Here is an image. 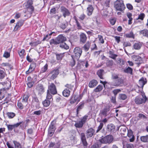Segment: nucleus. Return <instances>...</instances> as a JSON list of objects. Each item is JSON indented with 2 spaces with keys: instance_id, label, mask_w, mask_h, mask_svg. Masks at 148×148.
Wrapping results in <instances>:
<instances>
[{
  "instance_id": "nucleus-1",
  "label": "nucleus",
  "mask_w": 148,
  "mask_h": 148,
  "mask_svg": "<svg viewBox=\"0 0 148 148\" xmlns=\"http://www.w3.org/2000/svg\"><path fill=\"white\" fill-rule=\"evenodd\" d=\"M66 40V38L62 34H60L55 39H52L49 41L51 45H57L60 44Z\"/></svg>"
},
{
  "instance_id": "nucleus-2",
  "label": "nucleus",
  "mask_w": 148,
  "mask_h": 148,
  "mask_svg": "<svg viewBox=\"0 0 148 148\" xmlns=\"http://www.w3.org/2000/svg\"><path fill=\"white\" fill-rule=\"evenodd\" d=\"M114 7L116 10L122 11L125 8L122 0H116L114 3Z\"/></svg>"
},
{
  "instance_id": "nucleus-3",
  "label": "nucleus",
  "mask_w": 148,
  "mask_h": 148,
  "mask_svg": "<svg viewBox=\"0 0 148 148\" xmlns=\"http://www.w3.org/2000/svg\"><path fill=\"white\" fill-rule=\"evenodd\" d=\"M114 140L113 136L111 135H107L99 140V141L101 143L110 144L112 143Z\"/></svg>"
},
{
  "instance_id": "nucleus-4",
  "label": "nucleus",
  "mask_w": 148,
  "mask_h": 148,
  "mask_svg": "<svg viewBox=\"0 0 148 148\" xmlns=\"http://www.w3.org/2000/svg\"><path fill=\"white\" fill-rule=\"evenodd\" d=\"M148 100L147 98L145 95V94H142L141 96H138L135 98L134 101L136 103L138 104L145 103Z\"/></svg>"
},
{
  "instance_id": "nucleus-5",
  "label": "nucleus",
  "mask_w": 148,
  "mask_h": 148,
  "mask_svg": "<svg viewBox=\"0 0 148 148\" xmlns=\"http://www.w3.org/2000/svg\"><path fill=\"white\" fill-rule=\"evenodd\" d=\"M82 95L80 94L79 95H74L71 97L70 100V103L71 104H73L77 102V103L79 102L82 99Z\"/></svg>"
},
{
  "instance_id": "nucleus-6",
  "label": "nucleus",
  "mask_w": 148,
  "mask_h": 148,
  "mask_svg": "<svg viewBox=\"0 0 148 148\" xmlns=\"http://www.w3.org/2000/svg\"><path fill=\"white\" fill-rule=\"evenodd\" d=\"M47 92H50L53 95L56 94L57 92L56 89L54 84L51 83L48 86V89Z\"/></svg>"
},
{
  "instance_id": "nucleus-7",
  "label": "nucleus",
  "mask_w": 148,
  "mask_h": 148,
  "mask_svg": "<svg viewBox=\"0 0 148 148\" xmlns=\"http://www.w3.org/2000/svg\"><path fill=\"white\" fill-rule=\"evenodd\" d=\"M73 52L75 54V56L76 57V59H78L81 55L82 50L79 47H76L74 49Z\"/></svg>"
},
{
  "instance_id": "nucleus-8",
  "label": "nucleus",
  "mask_w": 148,
  "mask_h": 148,
  "mask_svg": "<svg viewBox=\"0 0 148 148\" xmlns=\"http://www.w3.org/2000/svg\"><path fill=\"white\" fill-rule=\"evenodd\" d=\"M26 8V10H25L24 13L26 14L24 16L25 17L26 15L27 17H30L34 10V8L33 6H31Z\"/></svg>"
},
{
  "instance_id": "nucleus-9",
  "label": "nucleus",
  "mask_w": 148,
  "mask_h": 148,
  "mask_svg": "<svg viewBox=\"0 0 148 148\" xmlns=\"http://www.w3.org/2000/svg\"><path fill=\"white\" fill-rule=\"evenodd\" d=\"M110 109L109 107H106L103 110L100 111L99 115L101 118L105 117L108 115V112L110 111Z\"/></svg>"
},
{
  "instance_id": "nucleus-10",
  "label": "nucleus",
  "mask_w": 148,
  "mask_h": 148,
  "mask_svg": "<svg viewBox=\"0 0 148 148\" xmlns=\"http://www.w3.org/2000/svg\"><path fill=\"white\" fill-rule=\"evenodd\" d=\"M13 142L14 144L15 148L12 147L8 142L6 143L8 148H22L19 142L15 140H13Z\"/></svg>"
},
{
  "instance_id": "nucleus-11",
  "label": "nucleus",
  "mask_w": 148,
  "mask_h": 148,
  "mask_svg": "<svg viewBox=\"0 0 148 148\" xmlns=\"http://www.w3.org/2000/svg\"><path fill=\"white\" fill-rule=\"evenodd\" d=\"M59 73V70L58 69H54L51 71L50 73L48 75H49L50 74H52L51 76L50 77L51 79L53 80L56 78L58 75Z\"/></svg>"
},
{
  "instance_id": "nucleus-12",
  "label": "nucleus",
  "mask_w": 148,
  "mask_h": 148,
  "mask_svg": "<svg viewBox=\"0 0 148 148\" xmlns=\"http://www.w3.org/2000/svg\"><path fill=\"white\" fill-rule=\"evenodd\" d=\"M61 12L62 13L63 16L65 18L67 16L70 15V13L66 8L64 6H62L60 8Z\"/></svg>"
},
{
  "instance_id": "nucleus-13",
  "label": "nucleus",
  "mask_w": 148,
  "mask_h": 148,
  "mask_svg": "<svg viewBox=\"0 0 148 148\" xmlns=\"http://www.w3.org/2000/svg\"><path fill=\"white\" fill-rule=\"evenodd\" d=\"M95 132L94 130L92 128L88 130L86 132V134L87 138L91 137L94 135Z\"/></svg>"
},
{
  "instance_id": "nucleus-14",
  "label": "nucleus",
  "mask_w": 148,
  "mask_h": 148,
  "mask_svg": "<svg viewBox=\"0 0 148 148\" xmlns=\"http://www.w3.org/2000/svg\"><path fill=\"white\" fill-rule=\"evenodd\" d=\"M24 23V21L23 20H20L19 21L16 23L14 30V31L17 30L20 27L23 25Z\"/></svg>"
},
{
  "instance_id": "nucleus-15",
  "label": "nucleus",
  "mask_w": 148,
  "mask_h": 148,
  "mask_svg": "<svg viewBox=\"0 0 148 148\" xmlns=\"http://www.w3.org/2000/svg\"><path fill=\"white\" fill-rule=\"evenodd\" d=\"M79 37L80 42L84 44L85 43L87 38L86 35L84 33H82L80 35Z\"/></svg>"
},
{
  "instance_id": "nucleus-16",
  "label": "nucleus",
  "mask_w": 148,
  "mask_h": 148,
  "mask_svg": "<svg viewBox=\"0 0 148 148\" xmlns=\"http://www.w3.org/2000/svg\"><path fill=\"white\" fill-rule=\"evenodd\" d=\"M36 90L39 93L41 94L44 92V88L42 85L38 84L36 87Z\"/></svg>"
},
{
  "instance_id": "nucleus-17",
  "label": "nucleus",
  "mask_w": 148,
  "mask_h": 148,
  "mask_svg": "<svg viewBox=\"0 0 148 148\" xmlns=\"http://www.w3.org/2000/svg\"><path fill=\"white\" fill-rule=\"evenodd\" d=\"M55 128L53 125L51 124L48 130V132L49 136H51L53 135L55 132Z\"/></svg>"
},
{
  "instance_id": "nucleus-18",
  "label": "nucleus",
  "mask_w": 148,
  "mask_h": 148,
  "mask_svg": "<svg viewBox=\"0 0 148 148\" xmlns=\"http://www.w3.org/2000/svg\"><path fill=\"white\" fill-rule=\"evenodd\" d=\"M127 136L130 138V142H132L134 141V136L133 135V132L131 130H128Z\"/></svg>"
},
{
  "instance_id": "nucleus-19",
  "label": "nucleus",
  "mask_w": 148,
  "mask_h": 148,
  "mask_svg": "<svg viewBox=\"0 0 148 148\" xmlns=\"http://www.w3.org/2000/svg\"><path fill=\"white\" fill-rule=\"evenodd\" d=\"M139 84L140 87L143 88L144 86L147 83V80L146 78H141L139 80Z\"/></svg>"
},
{
  "instance_id": "nucleus-20",
  "label": "nucleus",
  "mask_w": 148,
  "mask_h": 148,
  "mask_svg": "<svg viewBox=\"0 0 148 148\" xmlns=\"http://www.w3.org/2000/svg\"><path fill=\"white\" fill-rule=\"evenodd\" d=\"M6 93V90L3 88L0 89V100H1L5 97V95Z\"/></svg>"
},
{
  "instance_id": "nucleus-21",
  "label": "nucleus",
  "mask_w": 148,
  "mask_h": 148,
  "mask_svg": "<svg viewBox=\"0 0 148 148\" xmlns=\"http://www.w3.org/2000/svg\"><path fill=\"white\" fill-rule=\"evenodd\" d=\"M94 8L92 5H88L87 8V13L88 16L91 15L92 13Z\"/></svg>"
},
{
  "instance_id": "nucleus-22",
  "label": "nucleus",
  "mask_w": 148,
  "mask_h": 148,
  "mask_svg": "<svg viewBox=\"0 0 148 148\" xmlns=\"http://www.w3.org/2000/svg\"><path fill=\"white\" fill-rule=\"evenodd\" d=\"M98 82L97 80L93 79L89 83L88 86L90 88H93L97 84Z\"/></svg>"
},
{
  "instance_id": "nucleus-23",
  "label": "nucleus",
  "mask_w": 148,
  "mask_h": 148,
  "mask_svg": "<svg viewBox=\"0 0 148 148\" xmlns=\"http://www.w3.org/2000/svg\"><path fill=\"white\" fill-rule=\"evenodd\" d=\"M55 54L56 55V59L58 61L61 60L64 56V53H55Z\"/></svg>"
},
{
  "instance_id": "nucleus-24",
  "label": "nucleus",
  "mask_w": 148,
  "mask_h": 148,
  "mask_svg": "<svg viewBox=\"0 0 148 148\" xmlns=\"http://www.w3.org/2000/svg\"><path fill=\"white\" fill-rule=\"evenodd\" d=\"M109 53V57L114 60H116V58L118 56L117 55L114 54L112 50L110 51Z\"/></svg>"
},
{
  "instance_id": "nucleus-25",
  "label": "nucleus",
  "mask_w": 148,
  "mask_h": 148,
  "mask_svg": "<svg viewBox=\"0 0 148 148\" xmlns=\"http://www.w3.org/2000/svg\"><path fill=\"white\" fill-rule=\"evenodd\" d=\"M142 46V44L141 43L137 42L135 43L133 47L135 49H140Z\"/></svg>"
},
{
  "instance_id": "nucleus-26",
  "label": "nucleus",
  "mask_w": 148,
  "mask_h": 148,
  "mask_svg": "<svg viewBox=\"0 0 148 148\" xmlns=\"http://www.w3.org/2000/svg\"><path fill=\"white\" fill-rule=\"evenodd\" d=\"M140 33L142 34L143 36L148 38V29H145L141 30Z\"/></svg>"
},
{
  "instance_id": "nucleus-27",
  "label": "nucleus",
  "mask_w": 148,
  "mask_h": 148,
  "mask_svg": "<svg viewBox=\"0 0 148 148\" xmlns=\"http://www.w3.org/2000/svg\"><path fill=\"white\" fill-rule=\"evenodd\" d=\"M70 91L67 89H64L62 92L63 95L65 97H67L69 96Z\"/></svg>"
},
{
  "instance_id": "nucleus-28",
  "label": "nucleus",
  "mask_w": 148,
  "mask_h": 148,
  "mask_svg": "<svg viewBox=\"0 0 148 148\" xmlns=\"http://www.w3.org/2000/svg\"><path fill=\"white\" fill-rule=\"evenodd\" d=\"M107 129L109 131L113 132L114 130L115 126L113 124H110L108 125Z\"/></svg>"
},
{
  "instance_id": "nucleus-29",
  "label": "nucleus",
  "mask_w": 148,
  "mask_h": 148,
  "mask_svg": "<svg viewBox=\"0 0 148 148\" xmlns=\"http://www.w3.org/2000/svg\"><path fill=\"white\" fill-rule=\"evenodd\" d=\"M103 72L104 71L102 69L99 70L97 72V74L101 79H103Z\"/></svg>"
},
{
  "instance_id": "nucleus-30",
  "label": "nucleus",
  "mask_w": 148,
  "mask_h": 148,
  "mask_svg": "<svg viewBox=\"0 0 148 148\" xmlns=\"http://www.w3.org/2000/svg\"><path fill=\"white\" fill-rule=\"evenodd\" d=\"M60 47L61 48L65 49H68L69 48V46L64 42H63L60 44Z\"/></svg>"
},
{
  "instance_id": "nucleus-31",
  "label": "nucleus",
  "mask_w": 148,
  "mask_h": 148,
  "mask_svg": "<svg viewBox=\"0 0 148 148\" xmlns=\"http://www.w3.org/2000/svg\"><path fill=\"white\" fill-rule=\"evenodd\" d=\"M90 42L88 41L83 46V48L86 51H88L89 50L90 47Z\"/></svg>"
},
{
  "instance_id": "nucleus-32",
  "label": "nucleus",
  "mask_w": 148,
  "mask_h": 148,
  "mask_svg": "<svg viewBox=\"0 0 148 148\" xmlns=\"http://www.w3.org/2000/svg\"><path fill=\"white\" fill-rule=\"evenodd\" d=\"M118 98L119 99L123 100L127 99V96L125 94H120L119 95Z\"/></svg>"
},
{
  "instance_id": "nucleus-33",
  "label": "nucleus",
  "mask_w": 148,
  "mask_h": 148,
  "mask_svg": "<svg viewBox=\"0 0 148 148\" xmlns=\"http://www.w3.org/2000/svg\"><path fill=\"white\" fill-rule=\"evenodd\" d=\"M29 96L28 94H25L23 97L22 99V102L23 103H25L26 104L27 103V100L28 99Z\"/></svg>"
},
{
  "instance_id": "nucleus-34",
  "label": "nucleus",
  "mask_w": 148,
  "mask_h": 148,
  "mask_svg": "<svg viewBox=\"0 0 148 148\" xmlns=\"http://www.w3.org/2000/svg\"><path fill=\"white\" fill-rule=\"evenodd\" d=\"M43 106L46 107L49 106L50 104V101L49 100L46 99L42 102Z\"/></svg>"
},
{
  "instance_id": "nucleus-35",
  "label": "nucleus",
  "mask_w": 148,
  "mask_h": 148,
  "mask_svg": "<svg viewBox=\"0 0 148 148\" xmlns=\"http://www.w3.org/2000/svg\"><path fill=\"white\" fill-rule=\"evenodd\" d=\"M33 4V1L32 0H28L27 3L25 5L26 8H28L31 6H33L32 5Z\"/></svg>"
},
{
  "instance_id": "nucleus-36",
  "label": "nucleus",
  "mask_w": 148,
  "mask_h": 148,
  "mask_svg": "<svg viewBox=\"0 0 148 148\" xmlns=\"http://www.w3.org/2000/svg\"><path fill=\"white\" fill-rule=\"evenodd\" d=\"M84 124V123L80 121L78 122L75 123V126L76 127L81 128L82 127Z\"/></svg>"
},
{
  "instance_id": "nucleus-37",
  "label": "nucleus",
  "mask_w": 148,
  "mask_h": 148,
  "mask_svg": "<svg viewBox=\"0 0 148 148\" xmlns=\"http://www.w3.org/2000/svg\"><path fill=\"white\" fill-rule=\"evenodd\" d=\"M124 71L125 73L132 75V69L130 67H128L127 68L125 69L124 70Z\"/></svg>"
},
{
  "instance_id": "nucleus-38",
  "label": "nucleus",
  "mask_w": 148,
  "mask_h": 148,
  "mask_svg": "<svg viewBox=\"0 0 148 148\" xmlns=\"http://www.w3.org/2000/svg\"><path fill=\"white\" fill-rule=\"evenodd\" d=\"M136 59L135 61L137 62L138 61V62H137L136 64L138 65L141 64L142 62V58L139 56H136Z\"/></svg>"
},
{
  "instance_id": "nucleus-39",
  "label": "nucleus",
  "mask_w": 148,
  "mask_h": 148,
  "mask_svg": "<svg viewBox=\"0 0 148 148\" xmlns=\"http://www.w3.org/2000/svg\"><path fill=\"white\" fill-rule=\"evenodd\" d=\"M140 139L141 141L144 142H148V135L141 136Z\"/></svg>"
},
{
  "instance_id": "nucleus-40",
  "label": "nucleus",
  "mask_w": 148,
  "mask_h": 148,
  "mask_svg": "<svg viewBox=\"0 0 148 148\" xmlns=\"http://www.w3.org/2000/svg\"><path fill=\"white\" fill-rule=\"evenodd\" d=\"M125 36L127 38H134V36L132 32H130L129 33L126 34H125Z\"/></svg>"
},
{
  "instance_id": "nucleus-41",
  "label": "nucleus",
  "mask_w": 148,
  "mask_h": 148,
  "mask_svg": "<svg viewBox=\"0 0 148 148\" xmlns=\"http://www.w3.org/2000/svg\"><path fill=\"white\" fill-rule=\"evenodd\" d=\"M143 88L140 87L139 86H137L135 90L137 93H139L140 92L142 94L144 93H143Z\"/></svg>"
},
{
  "instance_id": "nucleus-42",
  "label": "nucleus",
  "mask_w": 148,
  "mask_h": 148,
  "mask_svg": "<svg viewBox=\"0 0 148 148\" xmlns=\"http://www.w3.org/2000/svg\"><path fill=\"white\" fill-rule=\"evenodd\" d=\"M6 75L5 73L3 71L0 70V79H3Z\"/></svg>"
},
{
  "instance_id": "nucleus-43",
  "label": "nucleus",
  "mask_w": 148,
  "mask_h": 148,
  "mask_svg": "<svg viewBox=\"0 0 148 148\" xmlns=\"http://www.w3.org/2000/svg\"><path fill=\"white\" fill-rule=\"evenodd\" d=\"M103 88V87L102 85H99L94 90V91L95 92H98L102 90Z\"/></svg>"
},
{
  "instance_id": "nucleus-44",
  "label": "nucleus",
  "mask_w": 148,
  "mask_h": 148,
  "mask_svg": "<svg viewBox=\"0 0 148 148\" xmlns=\"http://www.w3.org/2000/svg\"><path fill=\"white\" fill-rule=\"evenodd\" d=\"M118 63L124 65L125 64V61L123 59H121L120 58H118L116 60Z\"/></svg>"
},
{
  "instance_id": "nucleus-45",
  "label": "nucleus",
  "mask_w": 148,
  "mask_h": 148,
  "mask_svg": "<svg viewBox=\"0 0 148 148\" xmlns=\"http://www.w3.org/2000/svg\"><path fill=\"white\" fill-rule=\"evenodd\" d=\"M145 14L144 13H141L138 15V17L136 19V20H138L140 19L141 21H142L143 20L144 18L145 17Z\"/></svg>"
},
{
  "instance_id": "nucleus-46",
  "label": "nucleus",
  "mask_w": 148,
  "mask_h": 148,
  "mask_svg": "<svg viewBox=\"0 0 148 148\" xmlns=\"http://www.w3.org/2000/svg\"><path fill=\"white\" fill-rule=\"evenodd\" d=\"M74 19L75 21V22L76 23L77 26V28L78 29H81L82 28V27L80 24L79 22L77 20L76 17H74Z\"/></svg>"
},
{
  "instance_id": "nucleus-47",
  "label": "nucleus",
  "mask_w": 148,
  "mask_h": 148,
  "mask_svg": "<svg viewBox=\"0 0 148 148\" xmlns=\"http://www.w3.org/2000/svg\"><path fill=\"white\" fill-rule=\"evenodd\" d=\"M35 66L34 65H30L29 70L26 71V73L31 72L34 69Z\"/></svg>"
},
{
  "instance_id": "nucleus-48",
  "label": "nucleus",
  "mask_w": 148,
  "mask_h": 148,
  "mask_svg": "<svg viewBox=\"0 0 148 148\" xmlns=\"http://www.w3.org/2000/svg\"><path fill=\"white\" fill-rule=\"evenodd\" d=\"M48 69V65H45L42 67L40 70V73H43L45 72Z\"/></svg>"
},
{
  "instance_id": "nucleus-49",
  "label": "nucleus",
  "mask_w": 148,
  "mask_h": 148,
  "mask_svg": "<svg viewBox=\"0 0 148 148\" xmlns=\"http://www.w3.org/2000/svg\"><path fill=\"white\" fill-rule=\"evenodd\" d=\"M25 52V50L24 49H22L21 51H18V53L20 56L21 58H23L24 56V54Z\"/></svg>"
},
{
  "instance_id": "nucleus-50",
  "label": "nucleus",
  "mask_w": 148,
  "mask_h": 148,
  "mask_svg": "<svg viewBox=\"0 0 148 148\" xmlns=\"http://www.w3.org/2000/svg\"><path fill=\"white\" fill-rule=\"evenodd\" d=\"M88 117V116L87 115H86L82 118L81 121L84 123V124L86 121Z\"/></svg>"
},
{
  "instance_id": "nucleus-51",
  "label": "nucleus",
  "mask_w": 148,
  "mask_h": 148,
  "mask_svg": "<svg viewBox=\"0 0 148 148\" xmlns=\"http://www.w3.org/2000/svg\"><path fill=\"white\" fill-rule=\"evenodd\" d=\"M84 106L83 103H81L80 105L78 107L77 109V114H78L79 111H80L81 109H82Z\"/></svg>"
},
{
  "instance_id": "nucleus-52",
  "label": "nucleus",
  "mask_w": 148,
  "mask_h": 148,
  "mask_svg": "<svg viewBox=\"0 0 148 148\" xmlns=\"http://www.w3.org/2000/svg\"><path fill=\"white\" fill-rule=\"evenodd\" d=\"M7 115L9 118H12L15 116V114L13 112H8L7 113Z\"/></svg>"
},
{
  "instance_id": "nucleus-53",
  "label": "nucleus",
  "mask_w": 148,
  "mask_h": 148,
  "mask_svg": "<svg viewBox=\"0 0 148 148\" xmlns=\"http://www.w3.org/2000/svg\"><path fill=\"white\" fill-rule=\"evenodd\" d=\"M121 90L120 89H116L113 90L112 91L113 93L114 94V96H116L117 94L121 92Z\"/></svg>"
},
{
  "instance_id": "nucleus-54",
  "label": "nucleus",
  "mask_w": 148,
  "mask_h": 148,
  "mask_svg": "<svg viewBox=\"0 0 148 148\" xmlns=\"http://www.w3.org/2000/svg\"><path fill=\"white\" fill-rule=\"evenodd\" d=\"M124 148H134V146L132 144L127 143L125 145Z\"/></svg>"
},
{
  "instance_id": "nucleus-55",
  "label": "nucleus",
  "mask_w": 148,
  "mask_h": 148,
  "mask_svg": "<svg viewBox=\"0 0 148 148\" xmlns=\"http://www.w3.org/2000/svg\"><path fill=\"white\" fill-rule=\"evenodd\" d=\"M51 36H50L49 35L47 34L46 36H45L42 39V41H45V40L48 41V40L50 38Z\"/></svg>"
},
{
  "instance_id": "nucleus-56",
  "label": "nucleus",
  "mask_w": 148,
  "mask_h": 148,
  "mask_svg": "<svg viewBox=\"0 0 148 148\" xmlns=\"http://www.w3.org/2000/svg\"><path fill=\"white\" fill-rule=\"evenodd\" d=\"M119 74L113 73L112 74V79H117L118 78Z\"/></svg>"
},
{
  "instance_id": "nucleus-57",
  "label": "nucleus",
  "mask_w": 148,
  "mask_h": 148,
  "mask_svg": "<svg viewBox=\"0 0 148 148\" xmlns=\"http://www.w3.org/2000/svg\"><path fill=\"white\" fill-rule=\"evenodd\" d=\"M10 53L7 51H5L3 55V56L6 58H9L10 56Z\"/></svg>"
},
{
  "instance_id": "nucleus-58",
  "label": "nucleus",
  "mask_w": 148,
  "mask_h": 148,
  "mask_svg": "<svg viewBox=\"0 0 148 148\" xmlns=\"http://www.w3.org/2000/svg\"><path fill=\"white\" fill-rule=\"evenodd\" d=\"M110 24L112 25H114L115 23L116 20L114 18H112L110 19Z\"/></svg>"
},
{
  "instance_id": "nucleus-59",
  "label": "nucleus",
  "mask_w": 148,
  "mask_h": 148,
  "mask_svg": "<svg viewBox=\"0 0 148 148\" xmlns=\"http://www.w3.org/2000/svg\"><path fill=\"white\" fill-rule=\"evenodd\" d=\"M103 125V124L102 123H101L99 125L98 127V129L97 130V132H98L102 128Z\"/></svg>"
},
{
  "instance_id": "nucleus-60",
  "label": "nucleus",
  "mask_w": 148,
  "mask_h": 148,
  "mask_svg": "<svg viewBox=\"0 0 148 148\" xmlns=\"http://www.w3.org/2000/svg\"><path fill=\"white\" fill-rule=\"evenodd\" d=\"M52 98V95L49 92H47L46 99L49 100L51 99Z\"/></svg>"
},
{
  "instance_id": "nucleus-61",
  "label": "nucleus",
  "mask_w": 148,
  "mask_h": 148,
  "mask_svg": "<svg viewBox=\"0 0 148 148\" xmlns=\"http://www.w3.org/2000/svg\"><path fill=\"white\" fill-rule=\"evenodd\" d=\"M7 126L8 130L10 131H12L13 129L14 128L13 125H7Z\"/></svg>"
},
{
  "instance_id": "nucleus-62",
  "label": "nucleus",
  "mask_w": 148,
  "mask_h": 148,
  "mask_svg": "<svg viewBox=\"0 0 148 148\" xmlns=\"http://www.w3.org/2000/svg\"><path fill=\"white\" fill-rule=\"evenodd\" d=\"M56 9L55 8H52L51 9L50 11V13L51 14H53L56 13Z\"/></svg>"
},
{
  "instance_id": "nucleus-63",
  "label": "nucleus",
  "mask_w": 148,
  "mask_h": 148,
  "mask_svg": "<svg viewBox=\"0 0 148 148\" xmlns=\"http://www.w3.org/2000/svg\"><path fill=\"white\" fill-rule=\"evenodd\" d=\"M116 96H112L111 99V102L115 103L116 101Z\"/></svg>"
},
{
  "instance_id": "nucleus-64",
  "label": "nucleus",
  "mask_w": 148,
  "mask_h": 148,
  "mask_svg": "<svg viewBox=\"0 0 148 148\" xmlns=\"http://www.w3.org/2000/svg\"><path fill=\"white\" fill-rule=\"evenodd\" d=\"M18 107L21 109H22L23 108V106L21 103L18 101L17 103Z\"/></svg>"
}]
</instances>
